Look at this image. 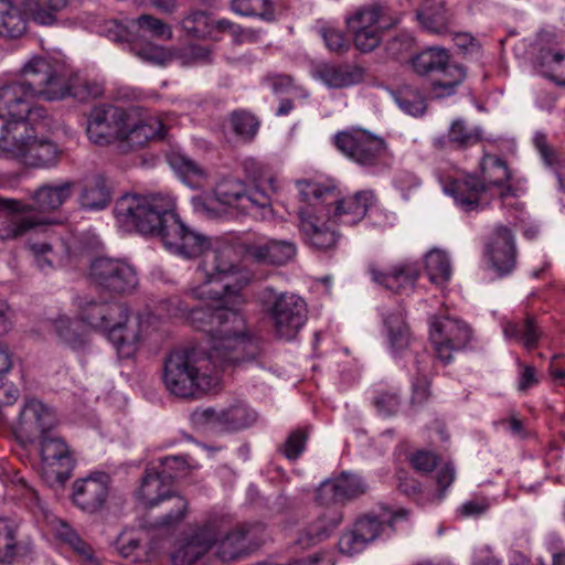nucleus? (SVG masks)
Wrapping results in <instances>:
<instances>
[{"label": "nucleus", "mask_w": 565, "mask_h": 565, "mask_svg": "<svg viewBox=\"0 0 565 565\" xmlns=\"http://www.w3.org/2000/svg\"><path fill=\"white\" fill-rule=\"evenodd\" d=\"M114 214L126 230L160 237L163 246L174 255L185 259L211 256V263L204 259L198 273L205 284L222 282V290H214L220 298L232 292L230 278L237 271V267L223 259L217 252L211 250L209 236L181 221L171 196L127 193L116 201Z\"/></svg>", "instance_id": "1"}, {"label": "nucleus", "mask_w": 565, "mask_h": 565, "mask_svg": "<svg viewBox=\"0 0 565 565\" xmlns=\"http://www.w3.org/2000/svg\"><path fill=\"white\" fill-rule=\"evenodd\" d=\"M191 326L206 334L205 359L215 367L255 360L262 340L246 323L244 316L222 305H202L189 313Z\"/></svg>", "instance_id": "2"}, {"label": "nucleus", "mask_w": 565, "mask_h": 565, "mask_svg": "<svg viewBox=\"0 0 565 565\" xmlns=\"http://www.w3.org/2000/svg\"><path fill=\"white\" fill-rule=\"evenodd\" d=\"M58 78L53 65L44 57H33L22 68V79L0 87V118L6 119L1 135L18 134L19 124L38 96L49 99L50 86Z\"/></svg>", "instance_id": "3"}, {"label": "nucleus", "mask_w": 565, "mask_h": 565, "mask_svg": "<svg viewBox=\"0 0 565 565\" xmlns=\"http://www.w3.org/2000/svg\"><path fill=\"white\" fill-rule=\"evenodd\" d=\"M129 308L119 301L89 300L79 306V318L92 328L107 331L119 358L129 359L138 350L139 321L128 326Z\"/></svg>", "instance_id": "4"}, {"label": "nucleus", "mask_w": 565, "mask_h": 565, "mask_svg": "<svg viewBox=\"0 0 565 565\" xmlns=\"http://www.w3.org/2000/svg\"><path fill=\"white\" fill-rule=\"evenodd\" d=\"M296 186L301 201L319 199L327 209H331V216L338 224L355 225L375 205L376 196L371 190H361L351 196L339 198L337 188L324 185L310 180H298Z\"/></svg>", "instance_id": "5"}, {"label": "nucleus", "mask_w": 565, "mask_h": 565, "mask_svg": "<svg viewBox=\"0 0 565 565\" xmlns=\"http://www.w3.org/2000/svg\"><path fill=\"white\" fill-rule=\"evenodd\" d=\"M194 349L173 350L164 360L163 383L173 395L182 398L201 397L210 386L211 380L201 373Z\"/></svg>", "instance_id": "6"}, {"label": "nucleus", "mask_w": 565, "mask_h": 565, "mask_svg": "<svg viewBox=\"0 0 565 565\" xmlns=\"http://www.w3.org/2000/svg\"><path fill=\"white\" fill-rule=\"evenodd\" d=\"M259 297L275 337L284 341L296 339L308 320L306 301L295 294H278L271 287L264 288Z\"/></svg>", "instance_id": "7"}, {"label": "nucleus", "mask_w": 565, "mask_h": 565, "mask_svg": "<svg viewBox=\"0 0 565 565\" xmlns=\"http://www.w3.org/2000/svg\"><path fill=\"white\" fill-rule=\"evenodd\" d=\"M333 146L345 158L366 169L384 166L390 157L385 139L362 128L337 132Z\"/></svg>", "instance_id": "8"}, {"label": "nucleus", "mask_w": 565, "mask_h": 565, "mask_svg": "<svg viewBox=\"0 0 565 565\" xmlns=\"http://www.w3.org/2000/svg\"><path fill=\"white\" fill-rule=\"evenodd\" d=\"M88 277L95 289L116 296L132 292L139 284L137 268L126 258L96 257L89 265Z\"/></svg>", "instance_id": "9"}, {"label": "nucleus", "mask_w": 565, "mask_h": 565, "mask_svg": "<svg viewBox=\"0 0 565 565\" xmlns=\"http://www.w3.org/2000/svg\"><path fill=\"white\" fill-rule=\"evenodd\" d=\"M61 150L49 139H38L31 134L0 135V156L17 159L32 168H50L57 163Z\"/></svg>", "instance_id": "10"}, {"label": "nucleus", "mask_w": 565, "mask_h": 565, "mask_svg": "<svg viewBox=\"0 0 565 565\" xmlns=\"http://www.w3.org/2000/svg\"><path fill=\"white\" fill-rule=\"evenodd\" d=\"M168 484L152 468L148 466L141 479V484L136 494L140 502L147 509H152L162 502H171V509L168 513L157 520V525L161 527H171L178 525L186 515L188 501L172 492Z\"/></svg>", "instance_id": "11"}, {"label": "nucleus", "mask_w": 565, "mask_h": 565, "mask_svg": "<svg viewBox=\"0 0 565 565\" xmlns=\"http://www.w3.org/2000/svg\"><path fill=\"white\" fill-rule=\"evenodd\" d=\"M380 508L387 515V519L374 513H366L356 519L352 530L344 532L339 540L341 553L354 555L362 552L367 544L380 537L385 526L394 530V524L398 520H406L409 515V510L405 508L392 510L385 504H380Z\"/></svg>", "instance_id": "12"}, {"label": "nucleus", "mask_w": 565, "mask_h": 565, "mask_svg": "<svg viewBox=\"0 0 565 565\" xmlns=\"http://www.w3.org/2000/svg\"><path fill=\"white\" fill-rule=\"evenodd\" d=\"M306 205L299 207V231L305 243L317 250L334 248L340 239L339 232L333 227L338 222L331 216V209H327L319 199L303 201Z\"/></svg>", "instance_id": "13"}, {"label": "nucleus", "mask_w": 565, "mask_h": 565, "mask_svg": "<svg viewBox=\"0 0 565 565\" xmlns=\"http://www.w3.org/2000/svg\"><path fill=\"white\" fill-rule=\"evenodd\" d=\"M216 200L242 214L265 218L273 214L270 195L255 185L248 188L238 179H224L214 190Z\"/></svg>", "instance_id": "14"}, {"label": "nucleus", "mask_w": 565, "mask_h": 565, "mask_svg": "<svg viewBox=\"0 0 565 565\" xmlns=\"http://www.w3.org/2000/svg\"><path fill=\"white\" fill-rule=\"evenodd\" d=\"M472 338L470 327L462 320L440 317L430 322L429 340L436 358L447 365L452 362V354L462 351Z\"/></svg>", "instance_id": "15"}, {"label": "nucleus", "mask_w": 565, "mask_h": 565, "mask_svg": "<svg viewBox=\"0 0 565 565\" xmlns=\"http://www.w3.org/2000/svg\"><path fill=\"white\" fill-rule=\"evenodd\" d=\"M129 114L113 104H99L92 107L86 115V134L98 146L120 141Z\"/></svg>", "instance_id": "16"}, {"label": "nucleus", "mask_w": 565, "mask_h": 565, "mask_svg": "<svg viewBox=\"0 0 565 565\" xmlns=\"http://www.w3.org/2000/svg\"><path fill=\"white\" fill-rule=\"evenodd\" d=\"M55 425L56 417L51 408L36 398H28L11 429L18 443L26 448Z\"/></svg>", "instance_id": "17"}, {"label": "nucleus", "mask_w": 565, "mask_h": 565, "mask_svg": "<svg viewBox=\"0 0 565 565\" xmlns=\"http://www.w3.org/2000/svg\"><path fill=\"white\" fill-rule=\"evenodd\" d=\"M111 477L105 471H92L72 484V503L87 514H97L107 508Z\"/></svg>", "instance_id": "18"}, {"label": "nucleus", "mask_w": 565, "mask_h": 565, "mask_svg": "<svg viewBox=\"0 0 565 565\" xmlns=\"http://www.w3.org/2000/svg\"><path fill=\"white\" fill-rule=\"evenodd\" d=\"M191 419L198 426L236 431L253 425L256 422V413L247 404L237 402L218 412L212 407L198 408L191 414Z\"/></svg>", "instance_id": "19"}, {"label": "nucleus", "mask_w": 565, "mask_h": 565, "mask_svg": "<svg viewBox=\"0 0 565 565\" xmlns=\"http://www.w3.org/2000/svg\"><path fill=\"white\" fill-rule=\"evenodd\" d=\"M444 192L451 196L455 204L465 212L482 211L493 199V194L486 191L476 173L447 181L444 184Z\"/></svg>", "instance_id": "20"}, {"label": "nucleus", "mask_w": 565, "mask_h": 565, "mask_svg": "<svg viewBox=\"0 0 565 565\" xmlns=\"http://www.w3.org/2000/svg\"><path fill=\"white\" fill-rule=\"evenodd\" d=\"M41 458L47 472L55 475V480L64 484L75 467V458L65 440L51 431L41 437Z\"/></svg>", "instance_id": "21"}, {"label": "nucleus", "mask_w": 565, "mask_h": 565, "mask_svg": "<svg viewBox=\"0 0 565 565\" xmlns=\"http://www.w3.org/2000/svg\"><path fill=\"white\" fill-rule=\"evenodd\" d=\"M4 205L14 214L0 222V242L17 239L32 228L51 224L47 216L31 215L33 207L30 203L19 200H6Z\"/></svg>", "instance_id": "22"}, {"label": "nucleus", "mask_w": 565, "mask_h": 565, "mask_svg": "<svg viewBox=\"0 0 565 565\" xmlns=\"http://www.w3.org/2000/svg\"><path fill=\"white\" fill-rule=\"evenodd\" d=\"M486 254L499 276L510 274L516 264V247L511 228L505 225L495 226L486 243Z\"/></svg>", "instance_id": "23"}, {"label": "nucleus", "mask_w": 565, "mask_h": 565, "mask_svg": "<svg viewBox=\"0 0 565 565\" xmlns=\"http://www.w3.org/2000/svg\"><path fill=\"white\" fill-rule=\"evenodd\" d=\"M367 274L373 282L394 294L412 290L420 274L417 263H399L388 271L382 270L374 262L367 264Z\"/></svg>", "instance_id": "24"}, {"label": "nucleus", "mask_w": 565, "mask_h": 565, "mask_svg": "<svg viewBox=\"0 0 565 565\" xmlns=\"http://www.w3.org/2000/svg\"><path fill=\"white\" fill-rule=\"evenodd\" d=\"M297 245L291 239L262 238L245 245V253L259 264L285 266L297 255Z\"/></svg>", "instance_id": "25"}, {"label": "nucleus", "mask_w": 565, "mask_h": 565, "mask_svg": "<svg viewBox=\"0 0 565 565\" xmlns=\"http://www.w3.org/2000/svg\"><path fill=\"white\" fill-rule=\"evenodd\" d=\"M367 488V483L362 477L343 471L337 478L321 483L317 500L323 505L343 502L364 494Z\"/></svg>", "instance_id": "26"}, {"label": "nucleus", "mask_w": 565, "mask_h": 565, "mask_svg": "<svg viewBox=\"0 0 565 565\" xmlns=\"http://www.w3.org/2000/svg\"><path fill=\"white\" fill-rule=\"evenodd\" d=\"M479 182L484 185L486 191L492 194V190L499 191V198L503 201L514 195V190L510 184L512 172L508 163L502 158L484 153L479 163Z\"/></svg>", "instance_id": "27"}, {"label": "nucleus", "mask_w": 565, "mask_h": 565, "mask_svg": "<svg viewBox=\"0 0 565 565\" xmlns=\"http://www.w3.org/2000/svg\"><path fill=\"white\" fill-rule=\"evenodd\" d=\"M216 544V556L223 562L244 558L260 546L254 529L239 525L227 532Z\"/></svg>", "instance_id": "28"}, {"label": "nucleus", "mask_w": 565, "mask_h": 565, "mask_svg": "<svg viewBox=\"0 0 565 565\" xmlns=\"http://www.w3.org/2000/svg\"><path fill=\"white\" fill-rule=\"evenodd\" d=\"M217 542V532L213 524L206 523L198 527L184 539L172 553L173 565H192L199 561Z\"/></svg>", "instance_id": "29"}, {"label": "nucleus", "mask_w": 565, "mask_h": 565, "mask_svg": "<svg viewBox=\"0 0 565 565\" xmlns=\"http://www.w3.org/2000/svg\"><path fill=\"white\" fill-rule=\"evenodd\" d=\"M32 552L31 541L20 536V524L14 519L0 518V565H13Z\"/></svg>", "instance_id": "30"}, {"label": "nucleus", "mask_w": 565, "mask_h": 565, "mask_svg": "<svg viewBox=\"0 0 565 565\" xmlns=\"http://www.w3.org/2000/svg\"><path fill=\"white\" fill-rule=\"evenodd\" d=\"M75 186L73 180L41 184L32 194V212L44 214L58 211L74 195Z\"/></svg>", "instance_id": "31"}, {"label": "nucleus", "mask_w": 565, "mask_h": 565, "mask_svg": "<svg viewBox=\"0 0 565 565\" xmlns=\"http://www.w3.org/2000/svg\"><path fill=\"white\" fill-rule=\"evenodd\" d=\"M482 139L481 127L470 128L463 119L457 118L451 122L447 135L435 138L433 145L438 150H466Z\"/></svg>", "instance_id": "32"}, {"label": "nucleus", "mask_w": 565, "mask_h": 565, "mask_svg": "<svg viewBox=\"0 0 565 565\" xmlns=\"http://www.w3.org/2000/svg\"><path fill=\"white\" fill-rule=\"evenodd\" d=\"M342 522V513L338 510H327L315 521L298 531L295 544L300 548H309L327 540Z\"/></svg>", "instance_id": "33"}, {"label": "nucleus", "mask_w": 565, "mask_h": 565, "mask_svg": "<svg viewBox=\"0 0 565 565\" xmlns=\"http://www.w3.org/2000/svg\"><path fill=\"white\" fill-rule=\"evenodd\" d=\"M365 71L359 65L322 63L316 67V76L330 88H343L361 83Z\"/></svg>", "instance_id": "34"}, {"label": "nucleus", "mask_w": 565, "mask_h": 565, "mask_svg": "<svg viewBox=\"0 0 565 565\" xmlns=\"http://www.w3.org/2000/svg\"><path fill=\"white\" fill-rule=\"evenodd\" d=\"M166 136V127L156 117L140 119L137 122L126 121L120 142H126L130 148H141L149 141L162 140Z\"/></svg>", "instance_id": "35"}, {"label": "nucleus", "mask_w": 565, "mask_h": 565, "mask_svg": "<svg viewBox=\"0 0 565 565\" xmlns=\"http://www.w3.org/2000/svg\"><path fill=\"white\" fill-rule=\"evenodd\" d=\"M416 20L422 28L434 34L451 33L452 18L443 2L425 1L416 10Z\"/></svg>", "instance_id": "36"}, {"label": "nucleus", "mask_w": 565, "mask_h": 565, "mask_svg": "<svg viewBox=\"0 0 565 565\" xmlns=\"http://www.w3.org/2000/svg\"><path fill=\"white\" fill-rule=\"evenodd\" d=\"M388 19V26L396 24L397 19H392L390 8L381 2H372L362 6L355 12L347 18V25L350 30L380 29L376 24Z\"/></svg>", "instance_id": "37"}, {"label": "nucleus", "mask_w": 565, "mask_h": 565, "mask_svg": "<svg viewBox=\"0 0 565 565\" xmlns=\"http://www.w3.org/2000/svg\"><path fill=\"white\" fill-rule=\"evenodd\" d=\"M58 81L50 86L49 100L63 99L67 96L78 102H86L90 98H98L104 94V86L96 81L76 79L74 83L62 87V78L56 75Z\"/></svg>", "instance_id": "38"}, {"label": "nucleus", "mask_w": 565, "mask_h": 565, "mask_svg": "<svg viewBox=\"0 0 565 565\" xmlns=\"http://www.w3.org/2000/svg\"><path fill=\"white\" fill-rule=\"evenodd\" d=\"M110 201V192L103 174L97 173L84 179L79 194V204L83 209L89 211L104 210Z\"/></svg>", "instance_id": "39"}, {"label": "nucleus", "mask_w": 565, "mask_h": 565, "mask_svg": "<svg viewBox=\"0 0 565 565\" xmlns=\"http://www.w3.org/2000/svg\"><path fill=\"white\" fill-rule=\"evenodd\" d=\"M450 60L449 52L439 46H430L413 55L408 63L418 76L437 74Z\"/></svg>", "instance_id": "40"}, {"label": "nucleus", "mask_w": 565, "mask_h": 565, "mask_svg": "<svg viewBox=\"0 0 565 565\" xmlns=\"http://www.w3.org/2000/svg\"><path fill=\"white\" fill-rule=\"evenodd\" d=\"M437 77L431 82V92L436 98H446L456 94L457 87L460 86L466 77V67L458 63L449 62L443 70L436 74Z\"/></svg>", "instance_id": "41"}, {"label": "nucleus", "mask_w": 565, "mask_h": 565, "mask_svg": "<svg viewBox=\"0 0 565 565\" xmlns=\"http://www.w3.org/2000/svg\"><path fill=\"white\" fill-rule=\"evenodd\" d=\"M416 370L412 381V405L424 404L430 395V358L427 353H417L414 358Z\"/></svg>", "instance_id": "42"}, {"label": "nucleus", "mask_w": 565, "mask_h": 565, "mask_svg": "<svg viewBox=\"0 0 565 565\" xmlns=\"http://www.w3.org/2000/svg\"><path fill=\"white\" fill-rule=\"evenodd\" d=\"M503 333L508 339L521 341L529 351L535 349L542 335L536 320L527 315L521 322L509 321L503 326Z\"/></svg>", "instance_id": "43"}, {"label": "nucleus", "mask_w": 565, "mask_h": 565, "mask_svg": "<svg viewBox=\"0 0 565 565\" xmlns=\"http://www.w3.org/2000/svg\"><path fill=\"white\" fill-rule=\"evenodd\" d=\"M394 102L405 113L414 117L423 116L427 109L423 92L414 85L403 84L391 92Z\"/></svg>", "instance_id": "44"}, {"label": "nucleus", "mask_w": 565, "mask_h": 565, "mask_svg": "<svg viewBox=\"0 0 565 565\" xmlns=\"http://www.w3.org/2000/svg\"><path fill=\"white\" fill-rule=\"evenodd\" d=\"M390 348L394 353H401L411 344L412 334L402 311L387 315L384 318Z\"/></svg>", "instance_id": "45"}, {"label": "nucleus", "mask_w": 565, "mask_h": 565, "mask_svg": "<svg viewBox=\"0 0 565 565\" xmlns=\"http://www.w3.org/2000/svg\"><path fill=\"white\" fill-rule=\"evenodd\" d=\"M26 30V20L21 10L10 0H0V35L15 39Z\"/></svg>", "instance_id": "46"}, {"label": "nucleus", "mask_w": 565, "mask_h": 565, "mask_svg": "<svg viewBox=\"0 0 565 565\" xmlns=\"http://www.w3.org/2000/svg\"><path fill=\"white\" fill-rule=\"evenodd\" d=\"M228 124L233 134L246 142L254 140L260 126L259 119L245 109L233 110L228 116Z\"/></svg>", "instance_id": "47"}, {"label": "nucleus", "mask_w": 565, "mask_h": 565, "mask_svg": "<svg viewBox=\"0 0 565 565\" xmlns=\"http://www.w3.org/2000/svg\"><path fill=\"white\" fill-rule=\"evenodd\" d=\"M70 0H43L30 4L32 21L39 25L51 26L57 22L58 14L66 9Z\"/></svg>", "instance_id": "48"}, {"label": "nucleus", "mask_w": 565, "mask_h": 565, "mask_svg": "<svg viewBox=\"0 0 565 565\" xmlns=\"http://www.w3.org/2000/svg\"><path fill=\"white\" fill-rule=\"evenodd\" d=\"M425 269L433 284L444 285L451 277V265L446 253L433 249L426 254Z\"/></svg>", "instance_id": "49"}, {"label": "nucleus", "mask_w": 565, "mask_h": 565, "mask_svg": "<svg viewBox=\"0 0 565 565\" xmlns=\"http://www.w3.org/2000/svg\"><path fill=\"white\" fill-rule=\"evenodd\" d=\"M181 26L189 36L205 39L212 35L214 21L207 12L194 10L182 19Z\"/></svg>", "instance_id": "50"}, {"label": "nucleus", "mask_w": 565, "mask_h": 565, "mask_svg": "<svg viewBox=\"0 0 565 565\" xmlns=\"http://www.w3.org/2000/svg\"><path fill=\"white\" fill-rule=\"evenodd\" d=\"M231 8L239 15L259 17L268 22L275 19L270 0H232Z\"/></svg>", "instance_id": "51"}, {"label": "nucleus", "mask_w": 565, "mask_h": 565, "mask_svg": "<svg viewBox=\"0 0 565 565\" xmlns=\"http://www.w3.org/2000/svg\"><path fill=\"white\" fill-rule=\"evenodd\" d=\"M401 394L396 388H379L374 391L372 404L376 412L384 417L397 414L401 406Z\"/></svg>", "instance_id": "52"}, {"label": "nucleus", "mask_w": 565, "mask_h": 565, "mask_svg": "<svg viewBox=\"0 0 565 565\" xmlns=\"http://www.w3.org/2000/svg\"><path fill=\"white\" fill-rule=\"evenodd\" d=\"M565 54L550 47L541 49L535 57V64L543 68L542 75L559 87H565V77L556 76L553 73V64H561Z\"/></svg>", "instance_id": "53"}, {"label": "nucleus", "mask_w": 565, "mask_h": 565, "mask_svg": "<svg viewBox=\"0 0 565 565\" xmlns=\"http://www.w3.org/2000/svg\"><path fill=\"white\" fill-rule=\"evenodd\" d=\"M160 477L168 483L172 484L180 472L186 470V461L181 456H167L160 458L157 462L150 465Z\"/></svg>", "instance_id": "54"}, {"label": "nucleus", "mask_w": 565, "mask_h": 565, "mask_svg": "<svg viewBox=\"0 0 565 565\" xmlns=\"http://www.w3.org/2000/svg\"><path fill=\"white\" fill-rule=\"evenodd\" d=\"M102 31L113 42L131 44L137 39V32L131 24V20H128L126 24L117 20L106 21Z\"/></svg>", "instance_id": "55"}, {"label": "nucleus", "mask_w": 565, "mask_h": 565, "mask_svg": "<svg viewBox=\"0 0 565 565\" xmlns=\"http://www.w3.org/2000/svg\"><path fill=\"white\" fill-rule=\"evenodd\" d=\"M56 536L67 543L78 555L86 559H92L93 554L90 546L79 537L77 532L72 529L68 523L64 521L58 523L56 526Z\"/></svg>", "instance_id": "56"}, {"label": "nucleus", "mask_w": 565, "mask_h": 565, "mask_svg": "<svg viewBox=\"0 0 565 565\" xmlns=\"http://www.w3.org/2000/svg\"><path fill=\"white\" fill-rule=\"evenodd\" d=\"M56 536L67 543L78 555L86 559H92L93 554L90 546L79 537L77 532L72 529L68 523L64 521L58 523L56 526Z\"/></svg>", "instance_id": "57"}, {"label": "nucleus", "mask_w": 565, "mask_h": 565, "mask_svg": "<svg viewBox=\"0 0 565 565\" xmlns=\"http://www.w3.org/2000/svg\"><path fill=\"white\" fill-rule=\"evenodd\" d=\"M132 26L135 29L138 26L139 29H143L148 31L152 36L161 40H171L172 39V30L171 26L158 18H154L150 14H141L137 19L131 20Z\"/></svg>", "instance_id": "58"}, {"label": "nucleus", "mask_w": 565, "mask_h": 565, "mask_svg": "<svg viewBox=\"0 0 565 565\" xmlns=\"http://www.w3.org/2000/svg\"><path fill=\"white\" fill-rule=\"evenodd\" d=\"M414 38L407 32H398L385 42V52L395 61L402 60L413 49Z\"/></svg>", "instance_id": "59"}, {"label": "nucleus", "mask_w": 565, "mask_h": 565, "mask_svg": "<svg viewBox=\"0 0 565 565\" xmlns=\"http://www.w3.org/2000/svg\"><path fill=\"white\" fill-rule=\"evenodd\" d=\"M308 439V431L305 428H297L289 434L281 446V451L288 460L295 461L303 452Z\"/></svg>", "instance_id": "60"}, {"label": "nucleus", "mask_w": 565, "mask_h": 565, "mask_svg": "<svg viewBox=\"0 0 565 565\" xmlns=\"http://www.w3.org/2000/svg\"><path fill=\"white\" fill-rule=\"evenodd\" d=\"M354 46L361 53H370L381 43V29L350 30Z\"/></svg>", "instance_id": "61"}, {"label": "nucleus", "mask_w": 565, "mask_h": 565, "mask_svg": "<svg viewBox=\"0 0 565 565\" xmlns=\"http://www.w3.org/2000/svg\"><path fill=\"white\" fill-rule=\"evenodd\" d=\"M36 126L49 127L50 120L47 117V110L42 106L30 104V110L26 111L25 117L21 124H19L18 132L23 135L29 134V130L34 131Z\"/></svg>", "instance_id": "62"}, {"label": "nucleus", "mask_w": 565, "mask_h": 565, "mask_svg": "<svg viewBox=\"0 0 565 565\" xmlns=\"http://www.w3.org/2000/svg\"><path fill=\"white\" fill-rule=\"evenodd\" d=\"M170 164L180 175L189 181L194 178L200 179L205 175L204 171L195 161L181 154H173L170 158Z\"/></svg>", "instance_id": "63"}, {"label": "nucleus", "mask_w": 565, "mask_h": 565, "mask_svg": "<svg viewBox=\"0 0 565 565\" xmlns=\"http://www.w3.org/2000/svg\"><path fill=\"white\" fill-rule=\"evenodd\" d=\"M321 35L326 43V46L334 53L342 54L347 52L350 47V43L345 39L344 34L333 28H323L321 30Z\"/></svg>", "instance_id": "64"}]
</instances>
